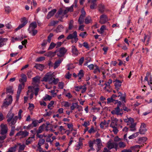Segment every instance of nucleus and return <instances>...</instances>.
I'll use <instances>...</instances> for the list:
<instances>
[{
    "label": "nucleus",
    "mask_w": 152,
    "mask_h": 152,
    "mask_svg": "<svg viewBox=\"0 0 152 152\" xmlns=\"http://www.w3.org/2000/svg\"><path fill=\"white\" fill-rule=\"evenodd\" d=\"M14 116V114L11 111L9 112L7 115V121L9 123V125L11 127L12 126H14L13 125L16 123L18 118V116H15V117Z\"/></svg>",
    "instance_id": "obj_1"
},
{
    "label": "nucleus",
    "mask_w": 152,
    "mask_h": 152,
    "mask_svg": "<svg viewBox=\"0 0 152 152\" xmlns=\"http://www.w3.org/2000/svg\"><path fill=\"white\" fill-rule=\"evenodd\" d=\"M28 90L27 92V94L28 95L29 93H31L29 96L30 99L33 98L34 94L36 96H37L39 91V88L38 87L34 88L33 86H29L28 87Z\"/></svg>",
    "instance_id": "obj_2"
},
{
    "label": "nucleus",
    "mask_w": 152,
    "mask_h": 152,
    "mask_svg": "<svg viewBox=\"0 0 152 152\" xmlns=\"http://www.w3.org/2000/svg\"><path fill=\"white\" fill-rule=\"evenodd\" d=\"M67 39H72L71 42L73 43L74 42L76 43L78 40L77 37V32L76 31H75L73 34H69L67 36Z\"/></svg>",
    "instance_id": "obj_3"
},
{
    "label": "nucleus",
    "mask_w": 152,
    "mask_h": 152,
    "mask_svg": "<svg viewBox=\"0 0 152 152\" xmlns=\"http://www.w3.org/2000/svg\"><path fill=\"white\" fill-rule=\"evenodd\" d=\"M12 101V98L11 96L8 95L5 101H4L3 104L2 106V107H6L8 105L11 104Z\"/></svg>",
    "instance_id": "obj_4"
},
{
    "label": "nucleus",
    "mask_w": 152,
    "mask_h": 152,
    "mask_svg": "<svg viewBox=\"0 0 152 152\" xmlns=\"http://www.w3.org/2000/svg\"><path fill=\"white\" fill-rule=\"evenodd\" d=\"M53 78V75L51 72L47 73L43 78V81L47 82L48 81L50 83L52 81Z\"/></svg>",
    "instance_id": "obj_5"
},
{
    "label": "nucleus",
    "mask_w": 152,
    "mask_h": 152,
    "mask_svg": "<svg viewBox=\"0 0 152 152\" xmlns=\"http://www.w3.org/2000/svg\"><path fill=\"white\" fill-rule=\"evenodd\" d=\"M0 134L2 135H6L8 132V127L7 125L4 124H1L0 126Z\"/></svg>",
    "instance_id": "obj_6"
},
{
    "label": "nucleus",
    "mask_w": 152,
    "mask_h": 152,
    "mask_svg": "<svg viewBox=\"0 0 152 152\" xmlns=\"http://www.w3.org/2000/svg\"><path fill=\"white\" fill-rule=\"evenodd\" d=\"M111 113L113 115H121L123 114V109L119 108V106L117 107L111 112Z\"/></svg>",
    "instance_id": "obj_7"
},
{
    "label": "nucleus",
    "mask_w": 152,
    "mask_h": 152,
    "mask_svg": "<svg viewBox=\"0 0 152 152\" xmlns=\"http://www.w3.org/2000/svg\"><path fill=\"white\" fill-rule=\"evenodd\" d=\"M107 145L109 149H111L113 148H114L116 150H117L118 147V143L115 142H111L110 141L107 142Z\"/></svg>",
    "instance_id": "obj_8"
},
{
    "label": "nucleus",
    "mask_w": 152,
    "mask_h": 152,
    "mask_svg": "<svg viewBox=\"0 0 152 152\" xmlns=\"http://www.w3.org/2000/svg\"><path fill=\"white\" fill-rule=\"evenodd\" d=\"M40 82V77L36 76L33 78V82L32 83L33 87L34 88L38 87V86Z\"/></svg>",
    "instance_id": "obj_9"
},
{
    "label": "nucleus",
    "mask_w": 152,
    "mask_h": 152,
    "mask_svg": "<svg viewBox=\"0 0 152 152\" xmlns=\"http://www.w3.org/2000/svg\"><path fill=\"white\" fill-rule=\"evenodd\" d=\"M65 49L64 48H61L59 50H56L55 51L56 54L58 56L62 57L64 56L65 52Z\"/></svg>",
    "instance_id": "obj_10"
},
{
    "label": "nucleus",
    "mask_w": 152,
    "mask_h": 152,
    "mask_svg": "<svg viewBox=\"0 0 152 152\" xmlns=\"http://www.w3.org/2000/svg\"><path fill=\"white\" fill-rule=\"evenodd\" d=\"M86 85L85 84L83 86H75V90L77 91H79L80 89H82L81 93H82L85 92L86 90Z\"/></svg>",
    "instance_id": "obj_11"
},
{
    "label": "nucleus",
    "mask_w": 152,
    "mask_h": 152,
    "mask_svg": "<svg viewBox=\"0 0 152 152\" xmlns=\"http://www.w3.org/2000/svg\"><path fill=\"white\" fill-rule=\"evenodd\" d=\"M37 24L36 22H34L31 23L29 26L28 31L29 33L31 34L32 31L35 29L37 27Z\"/></svg>",
    "instance_id": "obj_12"
},
{
    "label": "nucleus",
    "mask_w": 152,
    "mask_h": 152,
    "mask_svg": "<svg viewBox=\"0 0 152 152\" xmlns=\"http://www.w3.org/2000/svg\"><path fill=\"white\" fill-rule=\"evenodd\" d=\"M29 133L26 130L20 131L18 132L16 134L15 136H21L22 137H24L28 135Z\"/></svg>",
    "instance_id": "obj_13"
},
{
    "label": "nucleus",
    "mask_w": 152,
    "mask_h": 152,
    "mask_svg": "<svg viewBox=\"0 0 152 152\" xmlns=\"http://www.w3.org/2000/svg\"><path fill=\"white\" fill-rule=\"evenodd\" d=\"M146 131V125L144 123L142 124L139 130L140 133L141 134H144Z\"/></svg>",
    "instance_id": "obj_14"
},
{
    "label": "nucleus",
    "mask_w": 152,
    "mask_h": 152,
    "mask_svg": "<svg viewBox=\"0 0 152 152\" xmlns=\"http://www.w3.org/2000/svg\"><path fill=\"white\" fill-rule=\"evenodd\" d=\"M108 20L106 15H102L100 17L99 22L102 24H104L108 21Z\"/></svg>",
    "instance_id": "obj_15"
},
{
    "label": "nucleus",
    "mask_w": 152,
    "mask_h": 152,
    "mask_svg": "<svg viewBox=\"0 0 152 152\" xmlns=\"http://www.w3.org/2000/svg\"><path fill=\"white\" fill-rule=\"evenodd\" d=\"M98 9L99 11L101 13H103L107 11L105 6L102 4H100L99 5Z\"/></svg>",
    "instance_id": "obj_16"
},
{
    "label": "nucleus",
    "mask_w": 152,
    "mask_h": 152,
    "mask_svg": "<svg viewBox=\"0 0 152 152\" xmlns=\"http://www.w3.org/2000/svg\"><path fill=\"white\" fill-rule=\"evenodd\" d=\"M21 78L19 80L20 82H21L23 86V87H24V83L26 82L27 80V77L26 75L23 74H22L21 75Z\"/></svg>",
    "instance_id": "obj_17"
},
{
    "label": "nucleus",
    "mask_w": 152,
    "mask_h": 152,
    "mask_svg": "<svg viewBox=\"0 0 152 152\" xmlns=\"http://www.w3.org/2000/svg\"><path fill=\"white\" fill-rule=\"evenodd\" d=\"M72 51L73 55L74 56H77L79 54V52L75 46H72Z\"/></svg>",
    "instance_id": "obj_18"
},
{
    "label": "nucleus",
    "mask_w": 152,
    "mask_h": 152,
    "mask_svg": "<svg viewBox=\"0 0 152 152\" xmlns=\"http://www.w3.org/2000/svg\"><path fill=\"white\" fill-rule=\"evenodd\" d=\"M115 86L117 91L118 92L119 88L121 86V82L118 80H116L115 81Z\"/></svg>",
    "instance_id": "obj_19"
},
{
    "label": "nucleus",
    "mask_w": 152,
    "mask_h": 152,
    "mask_svg": "<svg viewBox=\"0 0 152 152\" xmlns=\"http://www.w3.org/2000/svg\"><path fill=\"white\" fill-rule=\"evenodd\" d=\"M56 11L57 10L56 9H53L50 11L49 12L47 15V19H50L51 17L54 15L56 12Z\"/></svg>",
    "instance_id": "obj_20"
},
{
    "label": "nucleus",
    "mask_w": 152,
    "mask_h": 152,
    "mask_svg": "<svg viewBox=\"0 0 152 152\" xmlns=\"http://www.w3.org/2000/svg\"><path fill=\"white\" fill-rule=\"evenodd\" d=\"M7 39L0 37V48L2 47L6 44Z\"/></svg>",
    "instance_id": "obj_21"
},
{
    "label": "nucleus",
    "mask_w": 152,
    "mask_h": 152,
    "mask_svg": "<svg viewBox=\"0 0 152 152\" xmlns=\"http://www.w3.org/2000/svg\"><path fill=\"white\" fill-rule=\"evenodd\" d=\"M118 121V120L116 118L113 119L110 125V127L112 128L117 127Z\"/></svg>",
    "instance_id": "obj_22"
},
{
    "label": "nucleus",
    "mask_w": 152,
    "mask_h": 152,
    "mask_svg": "<svg viewBox=\"0 0 152 152\" xmlns=\"http://www.w3.org/2000/svg\"><path fill=\"white\" fill-rule=\"evenodd\" d=\"M124 120L125 122L127 123V125H130L134 122L133 119L131 118H127L124 119Z\"/></svg>",
    "instance_id": "obj_23"
},
{
    "label": "nucleus",
    "mask_w": 152,
    "mask_h": 152,
    "mask_svg": "<svg viewBox=\"0 0 152 152\" xmlns=\"http://www.w3.org/2000/svg\"><path fill=\"white\" fill-rule=\"evenodd\" d=\"M34 136L33 135L31 137H29L26 140V145H28L31 144L33 141H34Z\"/></svg>",
    "instance_id": "obj_24"
},
{
    "label": "nucleus",
    "mask_w": 152,
    "mask_h": 152,
    "mask_svg": "<svg viewBox=\"0 0 152 152\" xmlns=\"http://www.w3.org/2000/svg\"><path fill=\"white\" fill-rule=\"evenodd\" d=\"M108 126V123H107L105 120L102 122L100 124V127L102 129H104V127H107Z\"/></svg>",
    "instance_id": "obj_25"
},
{
    "label": "nucleus",
    "mask_w": 152,
    "mask_h": 152,
    "mask_svg": "<svg viewBox=\"0 0 152 152\" xmlns=\"http://www.w3.org/2000/svg\"><path fill=\"white\" fill-rule=\"evenodd\" d=\"M84 75V71L82 70H80L77 74V76L79 77V79L80 80L83 77Z\"/></svg>",
    "instance_id": "obj_26"
},
{
    "label": "nucleus",
    "mask_w": 152,
    "mask_h": 152,
    "mask_svg": "<svg viewBox=\"0 0 152 152\" xmlns=\"http://www.w3.org/2000/svg\"><path fill=\"white\" fill-rule=\"evenodd\" d=\"M63 26L62 25H59L56 29L54 30V31L57 33L63 31Z\"/></svg>",
    "instance_id": "obj_27"
},
{
    "label": "nucleus",
    "mask_w": 152,
    "mask_h": 152,
    "mask_svg": "<svg viewBox=\"0 0 152 152\" xmlns=\"http://www.w3.org/2000/svg\"><path fill=\"white\" fill-rule=\"evenodd\" d=\"M56 55L55 51L54 52H49L48 53H46L44 54V55L45 56L49 57H52L55 56Z\"/></svg>",
    "instance_id": "obj_28"
},
{
    "label": "nucleus",
    "mask_w": 152,
    "mask_h": 152,
    "mask_svg": "<svg viewBox=\"0 0 152 152\" xmlns=\"http://www.w3.org/2000/svg\"><path fill=\"white\" fill-rule=\"evenodd\" d=\"M61 62V59L58 60L55 62L53 66L54 69H55L57 68L60 65Z\"/></svg>",
    "instance_id": "obj_29"
},
{
    "label": "nucleus",
    "mask_w": 152,
    "mask_h": 152,
    "mask_svg": "<svg viewBox=\"0 0 152 152\" xmlns=\"http://www.w3.org/2000/svg\"><path fill=\"white\" fill-rule=\"evenodd\" d=\"M44 66L43 65L40 64H36L34 66L37 69H38L42 71L43 70Z\"/></svg>",
    "instance_id": "obj_30"
},
{
    "label": "nucleus",
    "mask_w": 152,
    "mask_h": 152,
    "mask_svg": "<svg viewBox=\"0 0 152 152\" xmlns=\"http://www.w3.org/2000/svg\"><path fill=\"white\" fill-rule=\"evenodd\" d=\"M106 29V26L104 25H102L100 29L98 30V32L100 34H102L103 33L104 30Z\"/></svg>",
    "instance_id": "obj_31"
},
{
    "label": "nucleus",
    "mask_w": 152,
    "mask_h": 152,
    "mask_svg": "<svg viewBox=\"0 0 152 152\" xmlns=\"http://www.w3.org/2000/svg\"><path fill=\"white\" fill-rule=\"evenodd\" d=\"M17 147V146L15 145L14 146L9 148L7 152H15L16 150Z\"/></svg>",
    "instance_id": "obj_32"
},
{
    "label": "nucleus",
    "mask_w": 152,
    "mask_h": 152,
    "mask_svg": "<svg viewBox=\"0 0 152 152\" xmlns=\"http://www.w3.org/2000/svg\"><path fill=\"white\" fill-rule=\"evenodd\" d=\"M91 18L90 16L87 17L85 19V23L86 24H88L92 22Z\"/></svg>",
    "instance_id": "obj_33"
},
{
    "label": "nucleus",
    "mask_w": 152,
    "mask_h": 152,
    "mask_svg": "<svg viewBox=\"0 0 152 152\" xmlns=\"http://www.w3.org/2000/svg\"><path fill=\"white\" fill-rule=\"evenodd\" d=\"M21 22L22 23L21 24L24 26L27 23L28 21L26 18L23 17L21 18Z\"/></svg>",
    "instance_id": "obj_34"
},
{
    "label": "nucleus",
    "mask_w": 152,
    "mask_h": 152,
    "mask_svg": "<svg viewBox=\"0 0 152 152\" xmlns=\"http://www.w3.org/2000/svg\"><path fill=\"white\" fill-rule=\"evenodd\" d=\"M118 144L119 147L121 148H124L126 147V143L122 142H120Z\"/></svg>",
    "instance_id": "obj_35"
},
{
    "label": "nucleus",
    "mask_w": 152,
    "mask_h": 152,
    "mask_svg": "<svg viewBox=\"0 0 152 152\" xmlns=\"http://www.w3.org/2000/svg\"><path fill=\"white\" fill-rule=\"evenodd\" d=\"M129 125L130 127V129L129 130V131H134L136 130V129L135 128L136 124L134 123V122L133 124H131Z\"/></svg>",
    "instance_id": "obj_36"
},
{
    "label": "nucleus",
    "mask_w": 152,
    "mask_h": 152,
    "mask_svg": "<svg viewBox=\"0 0 152 152\" xmlns=\"http://www.w3.org/2000/svg\"><path fill=\"white\" fill-rule=\"evenodd\" d=\"M58 20H53L51 21L48 24L49 26H54L56 24H58Z\"/></svg>",
    "instance_id": "obj_37"
},
{
    "label": "nucleus",
    "mask_w": 152,
    "mask_h": 152,
    "mask_svg": "<svg viewBox=\"0 0 152 152\" xmlns=\"http://www.w3.org/2000/svg\"><path fill=\"white\" fill-rule=\"evenodd\" d=\"M139 134V132H137L133 134L132 135L129 136L128 138L129 139H134L136 137H137L138 135Z\"/></svg>",
    "instance_id": "obj_38"
},
{
    "label": "nucleus",
    "mask_w": 152,
    "mask_h": 152,
    "mask_svg": "<svg viewBox=\"0 0 152 152\" xmlns=\"http://www.w3.org/2000/svg\"><path fill=\"white\" fill-rule=\"evenodd\" d=\"M52 81L51 82V83H50V84H53L54 85H56L58 83L59 81V80L58 78L55 79L53 77V79Z\"/></svg>",
    "instance_id": "obj_39"
},
{
    "label": "nucleus",
    "mask_w": 152,
    "mask_h": 152,
    "mask_svg": "<svg viewBox=\"0 0 152 152\" xmlns=\"http://www.w3.org/2000/svg\"><path fill=\"white\" fill-rule=\"evenodd\" d=\"M117 94H113L112 96V98H115L116 97H119L121 96L122 95V93H121L120 92H117Z\"/></svg>",
    "instance_id": "obj_40"
},
{
    "label": "nucleus",
    "mask_w": 152,
    "mask_h": 152,
    "mask_svg": "<svg viewBox=\"0 0 152 152\" xmlns=\"http://www.w3.org/2000/svg\"><path fill=\"white\" fill-rule=\"evenodd\" d=\"M6 93L7 94L9 93L12 94L13 93V91L12 89V87L10 86L7 89Z\"/></svg>",
    "instance_id": "obj_41"
},
{
    "label": "nucleus",
    "mask_w": 152,
    "mask_h": 152,
    "mask_svg": "<svg viewBox=\"0 0 152 152\" xmlns=\"http://www.w3.org/2000/svg\"><path fill=\"white\" fill-rule=\"evenodd\" d=\"M24 87H23V86L22 85V83L21 84H19L18 87L17 93L20 94L22 89Z\"/></svg>",
    "instance_id": "obj_42"
},
{
    "label": "nucleus",
    "mask_w": 152,
    "mask_h": 152,
    "mask_svg": "<svg viewBox=\"0 0 152 152\" xmlns=\"http://www.w3.org/2000/svg\"><path fill=\"white\" fill-rule=\"evenodd\" d=\"M44 129L43 126H40L39 128L38 129L37 131V134H39L41 133L43 131Z\"/></svg>",
    "instance_id": "obj_43"
},
{
    "label": "nucleus",
    "mask_w": 152,
    "mask_h": 152,
    "mask_svg": "<svg viewBox=\"0 0 152 152\" xmlns=\"http://www.w3.org/2000/svg\"><path fill=\"white\" fill-rule=\"evenodd\" d=\"M88 62H86L84 64L85 66H87V67L89 68L90 70H92L94 69V66L93 64H91L89 65H88L87 64Z\"/></svg>",
    "instance_id": "obj_44"
},
{
    "label": "nucleus",
    "mask_w": 152,
    "mask_h": 152,
    "mask_svg": "<svg viewBox=\"0 0 152 152\" xmlns=\"http://www.w3.org/2000/svg\"><path fill=\"white\" fill-rule=\"evenodd\" d=\"M59 130L61 132V133L64 134L66 132V130L64 128V127L62 126H61L59 128Z\"/></svg>",
    "instance_id": "obj_45"
},
{
    "label": "nucleus",
    "mask_w": 152,
    "mask_h": 152,
    "mask_svg": "<svg viewBox=\"0 0 152 152\" xmlns=\"http://www.w3.org/2000/svg\"><path fill=\"white\" fill-rule=\"evenodd\" d=\"M45 139H40L39 140L38 143V145H40L41 146L42 145H43L45 142Z\"/></svg>",
    "instance_id": "obj_46"
},
{
    "label": "nucleus",
    "mask_w": 152,
    "mask_h": 152,
    "mask_svg": "<svg viewBox=\"0 0 152 152\" xmlns=\"http://www.w3.org/2000/svg\"><path fill=\"white\" fill-rule=\"evenodd\" d=\"M52 98V97L49 95H46L45 96L43 97V99L45 101L50 100Z\"/></svg>",
    "instance_id": "obj_47"
},
{
    "label": "nucleus",
    "mask_w": 152,
    "mask_h": 152,
    "mask_svg": "<svg viewBox=\"0 0 152 152\" xmlns=\"http://www.w3.org/2000/svg\"><path fill=\"white\" fill-rule=\"evenodd\" d=\"M18 145H19L18 149L22 151L24 150L26 146L24 144L21 145L20 143H18Z\"/></svg>",
    "instance_id": "obj_48"
},
{
    "label": "nucleus",
    "mask_w": 152,
    "mask_h": 152,
    "mask_svg": "<svg viewBox=\"0 0 152 152\" xmlns=\"http://www.w3.org/2000/svg\"><path fill=\"white\" fill-rule=\"evenodd\" d=\"M87 36V34L86 32H82L79 34V36L82 38H84Z\"/></svg>",
    "instance_id": "obj_49"
},
{
    "label": "nucleus",
    "mask_w": 152,
    "mask_h": 152,
    "mask_svg": "<svg viewBox=\"0 0 152 152\" xmlns=\"http://www.w3.org/2000/svg\"><path fill=\"white\" fill-rule=\"evenodd\" d=\"M94 67H95V68L94 69V73L96 74L98 72H100V70L99 69V67L96 65H94Z\"/></svg>",
    "instance_id": "obj_50"
},
{
    "label": "nucleus",
    "mask_w": 152,
    "mask_h": 152,
    "mask_svg": "<svg viewBox=\"0 0 152 152\" xmlns=\"http://www.w3.org/2000/svg\"><path fill=\"white\" fill-rule=\"evenodd\" d=\"M6 135H3L0 136V143H2L4 142V140L6 138Z\"/></svg>",
    "instance_id": "obj_51"
},
{
    "label": "nucleus",
    "mask_w": 152,
    "mask_h": 152,
    "mask_svg": "<svg viewBox=\"0 0 152 152\" xmlns=\"http://www.w3.org/2000/svg\"><path fill=\"white\" fill-rule=\"evenodd\" d=\"M12 129L11 130L10 132V133L9 134V135L10 136H11L13 135L14 133V132H15V126H12Z\"/></svg>",
    "instance_id": "obj_52"
},
{
    "label": "nucleus",
    "mask_w": 152,
    "mask_h": 152,
    "mask_svg": "<svg viewBox=\"0 0 152 152\" xmlns=\"http://www.w3.org/2000/svg\"><path fill=\"white\" fill-rule=\"evenodd\" d=\"M147 140V138L145 137H140L139 139V141L141 142H144Z\"/></svg>",
    "instance_id": "obj_53"
},
{
    "label": "nucleus",
    "mask_w": 152,
    "mask_h": 152,
    "mask_svg": "<svg viewBox=\"0 0 152 152\" xmlns=\"http://www.w3.org/2000/svg\"><path fill=\"white\" fill-rule=\"evenodd\" d=\"M56 46V44L53 42H52L49 47L48 50H51L53 48Z\"/></svg>",
    "instance_id": "obj_54"
},
{
    "label": "nucleus",
    "mask_w": 152,
    "mask_h": 152,
    "mask_svg": "<svg viewBox=\"0 0 152 152\" xmlns=\"http://www.w3.org/2000/svg\"><path fill=\"white\" fill-rule=\"evenodd\" d=\"M67 126L68 128L70 130L72 131L73 129V124L72 123H67Z\"/></svg>",
    "instance_id": "obj_55"
},
{
    "label": "nucleus",
    "mask_w": 152,
    "mask_h": 152,
    "mask_svg": "<svg viewBox=\"0 0 152 152\" xmlns=\"http://www.w3.org/2000/svg\"><path fill=\"white\" fill-rule=\"evenodd\" d=\"M81 14L80 16L84 18L85 17L86 12L83 8L81 9Z\"/></svg>",
    "instance_id": "obj_56"
},
{
    "label": "nucleus",
    "mask_w": 152,
    "mask_h": 152,
    "mask_svg": "<svg viewBox=\"0 0 152 152\" xmlns=\"http://www.w3.org/2000/svg\"><path fill=\"white\" fill-rule=\"evenodd\" d=\"M84 18L80 16L78 20V22L79 24H81L83 23L84 22Z\"/></svg>",
    "instance_id": "obj_57"
},
{
    "label": "nucleus",
    "mask_w": 152,
    "mask_h": 152,
    "mask_svg": "<svg viewBox=\"0 0 152 152\" xmlns=\"http://www.w3.org/2000/svg\"><path fill=\"white\" fill-rule=\"evenodd\" d=\"M74 21L72 20H71L70 21L69 26V29L70 30L73 27V23Z\"/></svg>",
    "instance_id": "obj_58"
},
{
    "label": "nucleus",
    "mask_w": 152,
    "mask_h": 152,
    "mask_svg": "<svg viewBox=\"0 0 152 152\" xmlns=\"http://www.w3.org/2000/svg\"><path fill=\"white\" fill-rule=\"evenodd\" d=\"M78 144L76 146V150H79L80 149L81 147L82 146L83 143L82 142L80 141L79 142H78Z\"/></svg>",
    "instance_id": "obj_59"
},
{
    "label": "nucleus",
    "mask_w": 152,
    "mask_h": 152,
    "mask_svg": "<svg viewBox=\"0 0 152 152\" xmlns=\"http://www.w3.org/2000/svg\"><path fill=\"white\" fill-rule=\"evenodd\" d=\"M74 5H72L71 7H67V12H72L73 11Z\"/></svg>",
    "instance_id": "obj_60"
},
{
    "label": "nucleus",
    "mask_w": 152,
    "mask_h": 152,
    "mask_svg": "<svg viewBox=\"0 0 152 152\" xmlns=\"http://www.w3.org/2000/svg\"><path fill=\"white\" fill-rule=\"evenodd\" d=\"M45 60V57L44 56H41L38 58L36 60V61L39 62Z\"/></svg>",
    "instance_id": "obj_61"
},
{
    "label": "nucleus",
    "mask_w": 152,
    "mask_h": 152,
    "mask_svg": "<svg viewBox=\"0 0 152 152\" xmlns=\"http://www.w3.org/2000/svg\"><path fill=\"white\" fill-rule=\"evenodd\" d=\"M67 97L69 99H71V101H73L74 99L70 93H67Z\"/></svg>",
    "instance_id": "obj_62"
},
{
    "label": "nucleus",
    "mask_w": 152,
    "mask_h": 152,
    "mask_svg": "<svg viewBox=\"0 0 152 152\" xmlns=\"http://www.w3.org/2000/svg\"><path fill=\"white\" fill-rule=\"evenodd\" d=\"M104 85H105V86L104 87V89L108 91H109L108 89H109L110 88V85L108 84L106 82L104 84Z\"/></svg>",
    "instance_id": "obj_63"
},
{
    "label": "nucleus",
    "mask_w": 152,
    "mask_h": 152,
    "mask_svg": "<svg viewBox=\"0 0 152 152\" xmlns=\"http://www.w3.org/2000/svg\"><path fill=\"white\" fill-rule=\"evenodd\" d=\"M31 124L33 125V126L34 127H36L38 124V121L37 120H34L32 121Z\"/></svg>",
    "instance_id": "obj_64"
}]
</instances>
